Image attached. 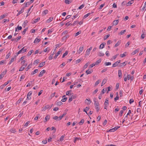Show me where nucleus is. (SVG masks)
<instances>
[{
    "label": "nucleus",
    "instance_id": "62",
    "mask_svg": "<svg viewBox=\"0 0 146 146\" xmlns=\"http://www.w3.org/2000/svg\"><path fill=\"white\" fill-rule=\"evenodd\" d=\"M78 13H77L76 14V15H74L73 17L72 18V19H75V18H76L77 17H78Z\"/></svg>",
    "mask_w": 146,
    "mask_h": 146
},
{
    "label": "nucleus",
    "instance_id": "31",
    "mask_svg": "<svg viewBox=\"0 0 146 146\" xmlns=\"http://www.w3.org/2000/svg\"><path fill=\"white\" fill-rule=\"evenodd\" d=\"M33 52H34V50H31L30 51H29V52H28V54H27V55L28 56H30L31 55V54Z\"/></svg>",
    "mask_w": 146,
    "mask_h": 146
},
{
    "label": "nucleus",
    "instance_id": "11",
    "mask_svg": "<svg viewBox=\"0 0 146 146\" xmlns=\"http://www.w3.org/2000/svg\"><path fill=\"white\" fill-rule=\"evenodd\" d=\"M53 17H50V18L49 19H47L46 21V23H50V22H51V21H52V20H53Z\"/></svg>",
    "mask_w": 146,
    "mask_h": 146
},
{
    "label": "nucleus",
    "instance_id": "3",
    "mask_svg": "<svg viewBox=\"0 0 146 146\" xmlns=\"http://www.w3.org/2000/svg\"><path fill=\"white\" fill-rule=\"evenodd\" d=\"M52 107V106H50L48 105H45L44 107V108H43V110L44 111H45L47 109H50Z\"/></svg>",
    "mask_w": 146,
    "mask_h": 146
},
{
    "label": "nucleus",
    "instance_id": "58",
    "mask_svg": "<svg viewBox=\"0 0 146 146\" xmlns=\"http://www.w3.org/2000/svg\"><path fill=\"white\" fill-rule=\"evenodd\" d=\"M30 123V121H27L25 124L24 126L26 127Z\"/></svg>",
    "mask_w": 146,
    "mask_h": 146
},
{
    "label": "nucleus",
    "instance_id": "20",
    "mask_svg": "<svg viewBox=\"0 0 146 146\" xmlns=\"http://www.w3.org/2000/svg\"><path fill=\"white\" fill-rule=\"evenodd\" d=\"M109 104V100L108 98H107L105 102L104 103V105H108Z\"/></svg>",
    "mask_w": 146,
    "mask_h": 146
},
{
    "label": "nucleus",
    "instance_id": "61",
    "mask_svg": "<svg viewBox=\"0 0 146 146\" xmlns=\"http://www.w3.org/2000/svg\"><path fill=\"white\" fill-rule=\"evenodd\" d=\"M107 121H107V120H106V119H105V120L104 121V122H103V125H104H104H106V124L107 123Z\"/></svg>",
    "mask_w": 146,
    "mask_h": 146
},
{
    "label": "nucleus",
    "instance_id": "26",
    "mask_svg": "<svg viewBox=\"0 0 146 146\" xmlns=\"http://www.w3.org/2000/svg\"><path fill=\"white\" fill-rule=\"evenodd\" d=\"M107 80L104 79L103 80L101 84V86H103L106 82Z\"/></svg>",
    "mask_w": 146,
    "mask_h": 146
},
{
    "label": "nucleus",
    "instance_id": "46",
    "mask_svg": "<svg viewBox=\"0 0 146 146\" xmlns=\"http://www.w3.org/2000/svg\"><path fill=\"white\" fill-rule=\"evenodd\" d=\"M31 4V3L29 2H27L26 3L24 7H25H25H28L29 5L30 4Z\"/></svg>",
    "mask_w": 146,
    "mask_h": 146
},
{
    "label": "nucleus",
    "instance_id": "4",
    "mask_svg": "<svg viewBox=\"0 0 146 146\" xmlns=\"http://www.w3.org/2000/svg\"><path fill=\"white\" fill-rule=\"evenodd\" d=\"M32 92L31 91L29 92L27 94V98L26 99L27 100H29L31 99V97H30L31 95L32 94Z\"/></svg>",
    "mask_w": 146,
    "mask_h": 146
},
{
    "label": "nucleus",
    "instance_id": "24",
    "mask_svg": "<svg viewBox=\"0 0 146 146\" xmlns=\"http://www.w3.org/2000/svg\"><path fill=\"white\" fill-rule=\"evenodd\" d=\"M90 108L89 107H87L85 109H84L83 111L85 112L86 113L88 114V113L87 112V111Z\"/></svg>",
    "mask_w": 146,
    "mask_h": 146
},
{
    "label": "nucleus",
    "instance_id": "30",
    "mask_svg": "<svg viewBox=\"0 0 146 146\" xmlns=\"http://www.w3.org/2000/svg\"><path fill=\"white\" fill-rule=\"evenodd\" d=\"M32 64H30L27 67V68H26L25 70L26 71H27L31 67V66H32Z\"/></svg>",
    "mask_w": 146,
    "mask_h": 146
},
{
    "label": "nucleus",
    "instance_id": "38",
    "mask_svg": "<svg viewBox=\"0 0 146 146\" xmlns=\"http://www.w3.org/2000/svg\"><path fill=\"white\" fill-rule=\"evenodd\" d=\"M133 3V2L131 1H129L128 3H127V6H130Z\"/></svg>",
    "mask_w": 146,
    "mask_h": 146
},
{
    "label": "nucleus",
    "instance_id": "48",
    "mask_svg": "<svg viewBox=\"0 0 146 146\" xmlns=\"http://www.w3.org/2000/svg\"><path fill=\"white\" fill-rule=\"evenodd\" d=\"M90 53V51L88 49H87L86 52V55H89Z\"/></svg>",
    "mask_w": 146,
    "mask_h": 146
},
{
    "label": "nucleus",
    "instance_id": "25",
    "mask_svg": "<svg viewBox=\"0 0 146 146\" xmlns=\"http://www.w3.org/2000/svg\"><path fill=\"white\" fill-rule=\"evenodd\" d=\"M17 29L19 30H21L22 29V27L21 26H19V25L18 26L17 28H15V31H17Z\"/></svg>",
    "mask_w": 146,
    "mask_h": 146
},
{
    "label": "nucleus",
    "instance_id": "36",
    "mask_svg": "<svg viewBox=\"0 0 146 146\" xmlns=\"http://www.w3.org/2000/svg\"><path fill=\"white\" fill-rule=\"evenodd\" d=\"M68 52L67 51H65V52L62 55V58H64L65 56H66L68 54Z\"/></svg>",
    "mask_w": 146,
    "mask_h": 146
},
{
    "label": "nucleus",
    "instance_id": "18",
    "mask_svg": "<svg viewBox=\"0 0 146 146\" xmlns=\"http://www.w3.org/2000/svg\"><path fill=\"white\" fill-rule=\"evenodd\" d=\"M61 52V51H58L56 54L54 56V59H56L57 57L60 54V53Z\"/></svg>",
    "mask_w": 146,
    "mask_h": 146
},
{
    "label": "nucleus",
    "instance_id": "55",
    "mask_svg": "<svg viewBox=\"0 0 146 146\" xmlns=\"http://www.w3.org/2000/svg\"><path fill=\"white\" fill-rule=\"evenodd\" d=\"M110 36V35H107L104 36V40L107 39V38L109 37Z\"/></svg>",
    "mask_w": 146,
    "mask_h": 146
},
{
    "label": "nucleus",
    "instance_id": "10",
    "mask_svg": "<svg viewBox=\"0 0 146 146\" xmlns=\"http://www.w3.org/2000/svg\"><path fill=\"white\" fill-rule=\"evenodd\" d=\"M25 9V7H23L20 10L17 14V16L20 15L21 14L23 13L24 11V10Z\"/></svg>",
    "mask_w": 146,
    "mask_h": 146
},
{
    "label": "nucleus",
    "instance_id": "64",
    "mask_svg": "<svg viewBox=\"0 0 146 146\" xmlns=\"http://www.w3.org/2000/svg\"><path fill=\"white\" fill-rule=\"evenodd\" d=\"M123 113V110H121L119 114V115L120 116H122Z\"/></svg>",
    "mask_w": 146,
    "mask_h": 146
},
{
    "label": "nucleus",
    "instance_id": "21",
    "mask_svg": "<svg viewBox=\"0 0 146 146\" xmlns=\"http://www.w3.org/2000/svg\"><path fill=\"white\" fill-rule=\"evenodd\" d=\"M40 18H38L37 19H34L33 21V22L32 23L34 24V23H36L38 21L40 20Z\"/></svg>",
    "mask_w": 146,
    "mask_h": 146
},
{
    "label": "nucleus",
    "instance_id": "42",
    "mask_svg": "<svg viewBox=\"0 0 146 146\" xmlns=\"http://www.w3.org/2000/svg\"><path fill=\"white\" fill-rule=\"evenodd\" d=\"M98 55L100 56H103L104 55V54L101 52H99L98 54Z\"/></svg>",
    "mask_w": 146,
    "mask_h": 146
},
{
    "label": "nucleus",
    "instance_id": "51",
    "mask_svg": "<svg viewBox=\"0 0 146 146\" xmlns=\"http://www.w3.org/2000/svg\"><path fill=\"white\" fill-rule=\"evenodd\" d=\"M105 5V3H104V4H101L100 6L99 9H101Z\"/></svg>",
    "mask_w": 146,
    "mask_h": 146
},
{
    "label": "nucleus",
    "instance_id": "5",
    "mask_svg": "<svg viewBox=\"0 0 146 146\" xmlns=\"http://www.w3.org/2000/svg\"><path fill=\"white\" fill-rule=\"evenodd\" d=\"M120 60H119L114 63L112 66V67H114L118 65V64L120 62Z\"/></svg>",
    "mask_w": 146,
    "mask_h": 146
},
{
    "label": "nucleus",
    "instance_id": "35",
    "mask_svg": "<svg viewBox=\"0 0 146 146\" xmlns=\"http://www.w3.org/2000/svg\"><path fill=\"white\" fill-rule=\"evenodd\" d=\"M15 58V57H14L11 58V59L10 61V62L9 63V64H11L12 62L14 61Z\"/></svg>",
    "mask_w": 146,
    "mask_h": 146
},
{
    "label": "nucleus",
    "instance_id": "59",
    "mask_svg": "<svg viewBox=\"0 0 146 146\" xmlns=\"http://www.w3.org/2000/svg\"><path fill=\"white\" fill-rule=\"evenodd\" d=\"M78 23V21H75L74 23L71 24V25H72L73 26L75 25L76 23Z\"/></svg>",
    "mask_w": 146,
    "mask_h": 146
},
{
    "label": "nucleus",
    "instance_id": "47",
    "mask_svg": "<svg viewBox=\"0 0 146 146\" xmlns=\"http://www.w3.org/2000/svg\"><path fill=\"white\" fill-rule=\"evenodd\" d=\"M11 54V53L10 52H9L8 54L6 56V59H8L9 58Z\"/></svg>",
    "mask_w": 146,
    "mask_h": 146
},
{
    "label": "nucleus",
    "instance_id": "63",
    "mask_svg": "<svg viewBox=\"0 0 146 146\" xmlns=\"http://www.w3.org/2000/svg\"><path fill=\"white\" fill-rule=\"evenodd\" d=\"M64 135H62L60 137V140L61 141H62L63 140L64 138Z\"/></svg>",
    "mask_w": 146,
    "mask_h": 146
},
{
    "label": "nucleus",
    "instance_id": "37",
    "mask_svg": "<svg viewBox=\"0 0 146 146\" xmlns=\"http://www.w3.org/2000/svg\"><path fill=\"white\" fill-rule=\"evenodd\" d=\"M84 119H82L81 121L78 123V124L80 125H82L84 123Z\"/></svg>",
    "mask_w": 146,
    "mask_h": 146
},
{
    "label": "nucleus",
    "instance_id": "1",
    "mask_svg": "<svg viewBox=\"0 0 146 146\" xmlns=\"http://www.w3.org/2000/svg\"><path fill=\"white\" fill-rule=\"evenodd\" d=\"M120 127L117 126V127H115L110 129L108 131H107V132H113L116 130L117 129H118Z\"/></svg>",
    "mask_w": 146,
    "mask_h": 146
},
{
    "label": "nucleus",
    "instance_id": "2",
    "mask_svg": "<svg viewBox=\"0 0 146 146\" xmlns=\"http://www.w3.org/2000/svg\"><path fill=\"white\" fill-rule=\"evenodd\" d=\"M70 97L69 98L68 102H71L72 101L73 99H75L76 98V96H74L73 94H70Z\"/></svg>",
    "mask_w": 146,
    "mask_h": 146
},
{
    "label": "nucleus",
    "instance_id": "54",
    "mask_svg": "<svg viewBox=\"0 0 146 146\" xmlns=\"http://www.w3.org/2000/svg\"><path fill=\"white\" fill-rule=\"evenodd\" d=\"M23 100L22 98H20L17 102V103L18 104L20 103Z\"/></svg>",
    "mask_w": 146,
    "mask_h": 146
},
{
    "label": "nucleus",
    "instance_id": "41",
    "mask_svg": "<svg viewBox=\"0 0 146 146\" xmlns=\"http://www.w3.org/2000/svg\"><path fill=\"white\" fill-rule=\"evenodd\" d=\"M126 52H124V53L123 54H120V56L121 58H123V57H125L126 56V55L125 54H126Z\"/></svg>",
    "mask_w": 146,
    "mask_h": 146
},
{
    "label": "nucleus",
    "instance_id": "43",
    "mask_svg": "<svg viewBox=\"0 0 146 146\" xmlns=\"http://www.w3.org/2000/svg\"><path fill=\"white\" fill-rule=\"evenodd\" d=\"M62 104V103L61 101H59L56 102V105L58 106H60Z\"/></svg>",
    "mask_w": 146,
    "mask_h": 146
},
{
    "label": "nucleus",
    "instance_id": "40",
    "mask_svg": "<svg viewBox=\"0 0 146 146\" xmlns=\"http://www.w3.org/2000/svg\"><path fill=\"white\" fill-rule=\"evenodd\" d=\"M126 65V64H125V62H124L121 63L120 66L123 67L125 66Z\"/></svg>",
    "mask_w": 146,
    "mask_h": 146
},
{
    "label": "nucleus",
    "instance_id": "8",
    "mask_svg": "<svg viewBox=\"0 0 146 146\" xmlns=\"http://www.w3.org/2000/svg\"><path fill=\"white\" fill-rule=\"evenodd\" d=\"M45 72L46 71L44 70H42L40 72L39 75H38V76L39 77H41L45 73Z\"/></svg>",
    "mask_w": 146,
    "mask_h": 146
},
{
    "label": "nucleus",
    "instance_id": "6",
    "mask_svg": "<svg viewBox=\"0 0 146 146\" xmlns=\"http://www.w3.org/2000/svg\"><path fill=\"white\" fill-rule=\"evenodd\" d=\"M85 103L87 104V105H89L91 102V101L89 98L88 99H86L85 101Z\"/></svg>",
    "mask_w": 146,
    "mask_h": 146
},
{
    "label": "nucleus",
    "instance_id": "45",
    "mask_svg": "<svg viewBox=\"0 0 146 146\" xmlns=\"http://www.w3.org/2000/svg\"><path fill=\"white\" fill-rule=\"evenodd\" d=\"M94 105L95 108L99 107V104L98 102H96L94 103Z\"/></svg>",
    "mask_w": 146,
    "mask_h": 146
},
{
    "label": "nucleus",
    "instance_id": "52",
    "mask_svg": "<svg viewBox=\"0 0 146 146\" xmlns=\"http://www.w3.org/2000/svg\"><path fill=\"white\" fill-rule=\"evenodd\" d=\"M105 64L106 66H108L111 65V63L110 62H106Z\"/></svg>",
    "mask_w": 146,
    "mask_h": 146
},
{
    "label": "nucleus",
    "instance_id": "15",
    "mask_svg": "<svg viewBox=\"0 0 146 146\" xmlns=\"http://www.w3.org/2000/svg\"><path fill=\"white\" fill-rule=\"evenodd\" d=\"M126 29H125L123 30H122L121 31V32L120 33H118V35H121L124 34L125 33V32H126Z\"/></svg>",
    "mask_w": 146,
    "mask_h": 146
},
{
    "label": "nucleus",
    "instance_id": "14",
    "mask_svg": "<svg viewBox=\"0 0 146 146\" xmlns=\"http://www.w3.org/2000/svg\"><path fill=\"white\" fill-rule=\"evenodd\" d=\"M106 44V43L105 42H103L99 46L100 49H102L103 48Z\"/></svg>",
    "mask_w": 146,
    "mask_h": 146
},
{
    "label": "nucleus",
    "instance_id": "16",
    "mask_svg": "<svg viewBox=\"0 0 146 146\" xmlns=\"http://www.w3.org/2000/svg\"><path fill=\"white\" fill-rule=\"evenodd\" d=\"M45 62H42L40 63L38 66V67H41L44 66L45 65Z\"/></svg>",
    "mask_w": 146,
    "mask_h": 146
},
{
    "label": "nucleus",
    "instance_id": "57",
    "mask_svg": "<svg viewBox=\"0 0 146 146\" xmlns=\"http://www.w3.org/2000/svg\"><path fill=\"white\" fill-rule=\"evenodd\" d=\"M27 28H26V29H24V30H23V31L22 32V34L23 35H24L25 34V33H26V32L27 31Z\"/></svg>",
    "mask_w": 146,
    "mask_h": 146
},
{
    "label": "nucleus",
    "instance_id": "39",
    "mask_svg": "<svg viewBox=\"0 0 146 146\" xmlns=\"http://www.w3.org/2000/svg\"><path fill=\"white\" fill-rule=\"evenodd\" d=\"M142 9L143 10H146V1L144 3V5L142 8Z\"/></svg>",
    "mask_w": 146,
    "mask_h": 146
},
{
    "label": "nucleus",
    "instance_id": "7",
    "mask_svg": "<svg viewBox=\"0 0 146 146\" xmlns=\"http://www.w3.org/2000/svg\"><path fill=\"white\" fill-rule=\"evenodd\" d=\"M25 47H24L23 48L19 50V52H20V53H23L25 52H26L27 50V49L26 48H25Z\"/></svg>",
    "mask_w": 146,
    "mask_h": 146
},
{
    "label": "nucleus",
    "instance_id": "32",
    "mask_svg": "<svg viewBox=\"0 0 146 146\" xmlns=\"http://www.w3.org/2000/svg\"><path fill=\"white\" fill-rule=\"evenodd\" d=\"M10 131L12 133H14L16 132V130L15 128H12L11 129Z\"/></svg>",
    "mask_w": 146,
    "mask_h": 146
},
{
    "label": "nucleus",
    "instance_id": "22",
    "mask_svg": "<svg viewBox=\"0 0 146 146\" xmlns=\"http://www.w3.org/2000/svg\"><path fill=\"white\" fill-rule=\"evenodd\" d=\"M83 50V47H80L79 48L78 50V53L80 54L81 52H82Z\"/></svg>",
    "mask_w": 146,
    "mask_h": 146
},
{
    "label": "nucleus",
    "instance_id": "13",
    "mask_svg": "<svg viewBox=\"0 0 146 146\" xmlns=\"http://www.w3.org/2000/svg\"><path fill=\"white\" fill-rule=\"evenodd\" d=\"M139 48H137L136 49L131 53V54L132 55H134L135 54H136L139 51Z\"/></svg>",
    "mask_w": 146,
    "mask_h": 146
},
{
    "label": "nucleus",
    "instance_id": "56",
    "mask_svg": "<svg viewBox=\"0 0 146 146\" xmlns=\"http://www.w3.org/2000/svg\"><path fill=\"white\" fill-rule=\"evenodd\" d=\"M39 60H35L34 62V64H38V63H39Z\"/></svg>",
    "mask_w": 146,
    "mask_h": 146
},
{
    "label": "nucleus",
    "instance_id": "50",
    "mask_svg": "<svg viewBox=\"0 0 146 146\" xmlns=\"http://www.w3.org/2000/svg\"><path fill=\"white\" fill-rule=\"evenodd\" d=\"M92 72V71H89V70H88L86 71V73L87 74H88L91 73Z\"/></svg>",
    "mask_w": 146,
    "mask_h": 146
},
{
    "label": "nucleus",
    "instance_id": "23",
    "mask_svg": "<svg viewBox=\"0 0 146 146\" xmlns=\"http://www.w3.org/2000/svg\"><path fill=\"white\" fill-rule=\"evenodd\" d=\"M38 71V70L37 69H35V70L33 71L31 73V75H33L36 73H37Z\"/></svg>",
    "mask_w": 146,
    "mask_h": 146
},
{
    "label": "nucleus",
    "instance_id": "49",
    "mask_svg": "<svg viewBox=\"0 0 146 146\" xmlns=\"http://www.w3.org/2000/svg\"><path fill=\"white\" fill-rule=\"evenodd\" d=\"M88 65V62L86 63V64L83 67V68L84 69H86V68L87 67Z\"/></svg>",
    "mask_w": 146,
    "mask_h": 146
},
{
    "label": "nucleus",
    "instance_id": "53",
    "mask_svg": "<svg viewBox=\"0 0 146 146\" xmlns=\"http://www.w3.org/2000/svg\"><path fill=\"white\" fill-rule=\"evenodd\" d=\"M65 2L66 4H68L71 3L69 0H65Z\"/></svg>",
    "mask_w": 146,
    "mask_h": 146
},
{
    "label": "nucleus",
    "instance_id": "9",
    "mask_svg": "<svg viewBox=\"0 0 146 146\" xmlns=\"http://www.w3.org/2000/svg\"><path fill=\"white\" fill-rule=\"evenodd\" d=\"M50 118V116L49 115H46L45 117V119L44 121V123H46L48 121V120H49Z\"/></svg>",
    "mask_w": 146,
    "mask_h": 146
},
{
    "label": "nucleus",
    "instance_id": "19",
    "mask_svg": "<svg viewBox=\"0 0 146 146\" xmlns=\"http://www.w3.org/2000/svg\"><path fill=\"white\" fill-rule=\"evenodd\" d=\"M121 43V41L120 40H119L117 43L115 44V45L114 46V47H116L118 46Z\"/></svg>",
    "mask_w": 146,
    "mask_h": 146
},
{
    "label": "nucleus",
    "instance_id": "34",
    "mask_svg": "<svg viewBox=\"0 0 146 146\" xmlns=\"http://www.w3.org/2000/svg\"><path fill=\"white\" fill-rule=\"evenodd\" d=\"M118 76L119 77H121L122 75L121 71V70H118Z\"/></svg>",
    "mask_w": 146,
    "mask_h": 146
},
{
    "label": "nucleus",
    "instance_id": "44",
    "mask_svg": "<svg viewBox=\"0 0 146 146\" xmlns=\"http://www.w3.org/2000/svg\"><path fill=\"white\" fill-rule=\"evenodd\" d=\"M91 13H88V14H86V15H85L84 17L83 18H85L86 17H88L89 15H90V14H91Z\"/></svg>",
    "mask_w": 146,
    "mask_h": 146
},
{
    "label": "nucleus",
    "instance_id": "60",
    "mask_svg": "<svg viewBox=\"0 0 146 146\" xmlns=\"http://www.w3.org/2000/svg\"><path fill=\"white\" fill-rule=\"evenodd\" d=\"M53 118L56 120H58V119H59V117H58L57 116H55L53 117Z\"/></svg>",
    "mask_w": 146,
    "mask_h": 146
},
{
    "label": "nucleus",
    "instance_id": "12",
    "mask_svg": "<svg viewBox=\"0 0 146 146\" xmlns=\"http://www.w3.org/2000/svg\"><path fill=\"white\" fill-rule=\"evenodd\" d=\"M40 39H39L37 38H36L34 40V42L35 43H38L40 41Z\"/></svg>",
    "mask_w": 146,
    "mask_h": 146
},
{
    "label": "nucleus",
    "instance_id": "29",
    "mask_svg": "<svg viewBox=\"0 0 146 146\" xmlns=\"http://www.w3.org/2000/svg\"><path fill=\"white\" fill-rule=\"evenodd\" d=\"M101 59H99L95 63V64L96 65H98L101 62Z\"/></svg>",
    "mask_w": 146,
    "mask_h": 146
},
{
    "label": "nucleus",
    "instance_id": "28",
    "mask_svg": "<svg viewBox=\"0 0 146 146\" xmlns=\"http://www.w3.org/2000/svg\"><path fill=\"white\" fill-rule=\"evenodd\" d=\"M48 12V11L47 10H45L42 12V15H45L47 14Z\"/></svg>",
    "mask_w": 146,
    "mask_h": 146
},
{
    "label": "nucleus",
    "instance_id": "17",
    "mask_svg": "<svg viewBox=\"0 0 146 146\" xmlns=\"http://www.w3.org/2000/svg\"><path fill=\"white\" fill-rule=\"evenodd\" d=\"M119 22L118 20H115L113 22V25H117Z\"/></svg>",
    "mask_w": 146,
    "mask_h": 146
},
{
    "label": "nucleus",
    "instance_id": "27",
    "mask_svg": "<svg viewBox=\"0 0 146 146\" xmlns=\"http://www.w3.org/2000/svg\"><path fill=\"white\" fill-rule=\"evenodd\" d=\"M28 23V21L27 20L25 21L23 23L22 26L24 27L26 25L27 23Z\"/></svg>",
    "mask_w": 146,
    "mask_h": 146
},
{
    "label": "nucleus",
    "instance_id": "33",
    "mask_svg": "<svg viewBox=\"0 0 146 146\" xmlns=\"http://www.w3.org/2000/svg\"><path fill=\"white\" fill-rule=\"evenodd\" d=\"M54 54V52H53V54H51L50 55V56L49 57H48V60H52V58H53V54Z\"/></svg>",
    "mask_w": 146,
    "mask_h": 146
}]
</instances>
